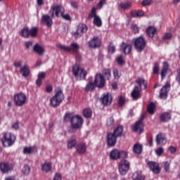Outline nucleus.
Segmentation results:
<instances>
[{
	"label": "nucleus",
	"mask_w": 180,
	"mask_h": 180,
	"mask_svg": "<svg viewBox=\"0 0 180 180\" xmlns=\"http://www.w3.org/2000/svg\"><path fill=\"white\" fill-rule=\"evenodd\" d=\"M54 95L50 98L49 105L53 108H58L65 100V96L61 87L58 86L54 89Z\"/></svg>",
	"instance_id": "nucleus-1"
},
{
	"label": "nucleus",
	"mask_w": 180,
	"mask_h": 180,
	"mask_svg": "<svg viewBox=\"0 0 180 180\" xmlns=\"http://www.w3.org/2000/svg\"><path fill=\"white\" fill-rule=\"evenodd\" d=\"M136 85L131 93V98L134 101H137L141 97V91L143 89L142 86H143V90L147 89V82L143 78H138L136 81Z\"/></svg>",
	"instance_id": "nucleus-2"
},
{
	"label": "nucleus",
	"mask_w": 180,
	"mask_h": 180,
	"mask_svg": "<svg viewBox=\"0 0 180 180\" xmlns=\"http://www.w3.org/2000/svg\"><path fill=\"white\" fill-rule=\"evenodd\" d=\"M65 9L61 6H54L51 8L50 10V13H51V17L54 18L55 16L56 18H59V14H60V17H62L63 19L67 21H71V17L69 14H64Z\"/></svg>",
	"instance_id": "nucleus-3"
},
{
	"label": "nucleus",
	"mask_w": 180,
	"mask_h": 180,
	"mask_svg": "<svg viewBox=\"0 0 180 180\" xmlns=\"http://www.w3.org/2000/svg\"><path fill=\"white\" fill-rule=\"evenodd\" d=\"M132 44L136 51L138 53H141L146 49L147 42L146 39L143 36H141L133 39Z\"/></svg>",
	"instance_id": "nucleus-4"
},
{
	"label": "nucleus",
	"mask_w": 180,
	"mask_h": 180,
	"mask_svg": "<svg viewBox=\"0 0 180 180\" xmlns=\"http://www.w3.org/2000/svg\"><path fill=\"white\" fill-rule=\"evenodd\" d=\"M15 140L16 137L12 133H5L1 139L3 146L5 148L12 146L15 143Z\"/></svg>",
	"instance_id": "nucleus-5"
},
{
	"label": "nucleus",
	"mask_w": 180,
	"mask_h": 180,
	"mask_svg": "<svg viewBox=\"0 0 180 180\" xmlns=\"http://www.w3.org/2000/svg\"><path fill=\"white\" fill-rule=\"evenodd\" d=\"M72 74L76 79L79 77L80 80H86L87 71L84 68H81L79 64H75L72 67Z\"/></svg>",
	"instance_id": "nucleus-6"
},
{
	"label": "nucleus",
	"mask_w": 180,
	"mask_h": 180,
	"mask_svg": "<svg viewBox=\"0 0 180 180\" xmlns=\"http://www.w3.org/2000/svg\"><path fill=\"white\" fill-rule=\"evenodd\" d=\"M57 48L59 49L60 50L65 51V52H68L70 53L71 51H72L75 53H77L79 49V46L78 45L77 43H72L70 44V46H68L65 45H63V44H57Z\"/></svg>",
	"instance_id": "nucleus-7"
},
{
	"label": "nucleus",
	"mask_w": 180,
	"mask_h": 180,
	"mask_svg": "<svg viewBox=\"0 0 180 180\" xmlns=\"http://www.w3.org/2000/svg\"><path fill=\"white\" fill-rule=\"evenodd\" d=\"M37 32L38 28L37 27H34L31 30L25 27L21 30V36L25 39H28L30 37L34 38L37 37Z\"/></svg>",
	"instance_id": "nucleus-8"
},
{
	"label": "nucleus",
	"mask_w": 180,
	"mask_h": 180,
	"mask_svg": "<svg viewBox=\"0 0 180 180\" xmlns=\"http://www.w3.org/2000/svg\"><path fill=\"white\" fill-rule=\"evenodd\" d=\"M84 120L81 115H74L71 120V127L72 129H80L82 128Z\"/></svg>",
	"instance_id": "nucleus-9"
},
{
	"label": "nucleus",
	"mask_w": 180,
	"mask_h": 180,
	"mask_svg": "<svg viewBox=\"0 0 180 180\" xmlns=\"http://www.w3.org/2000/svg\"><path fill=\"white\" fill-rule=\"evenodd\" d=\"M27 96L20 92L14 95V103L17 106L22 107L26 103Z\"/></svg>",
	"instance_id": "nucleus-10"
},
{
	"label": "nucleus",
	"mask_w": 180,
	"mask_h": 180,
	"mask_svg": "<svg viewBox=\"0 0 180 180\" xmlns=\"http://www.w3.org/2000/svg\"><path fill=\"white\" fill-rule=\"evenodd\" d=\"M130 168V163L127 160L122 159L119 163V172L121 175H126Z\"/></svg>",
	"instance_id": "nucleus-11"
},
{
	"label": "nucleus",
	"mask_w": 180,
	"mask_h": 180,
	"mask_svg": "<svg viewBox=\"0 0 180 180\" xmlns=\"http://www.w3.org/2000/svg\"><path fill=\"white\" fill-rule=\"evenodd\" d=\"M94 82L97 88L103 89L105 84V79L103 75H101V73H97L95 76V79Z\"/></svg>",
	"instance_id": "nucleus-12"
},
{
	"label": "nucleus",
	"mask_w": 180,
	"mask_h": 180,
	"mask_svg": "<svg viewBox=\"0 0 180 180\" xmlns=\"http://www.w3.org/2000/svg\"><path fill=\"white\" fill-rule=\"evenodd\" d=\"M87 32V26L85 24L79 23L77 26V31L73 32V36L75 39L80 38L84 33Z\"/></svg>",
	"instance_id": "nucleus-13"
},
{
	"label": "nucleus",
	"mask_w": 180,
	"mask_h": 180,
	"mask_svg": "<svg viewBox=\"0 0 180 180\" xmlns=\"http://www.w3.org/2000/svg\"><path fill=\"white\" fill-rule=\"evenodd\" d=\"M117 139L116 136L112 132H110L107 134V146L109 148L114 147L117 143Z\"/></svg>",
	"instance_id": "nucleus-14"
},
{
	"label": "nucleus",
	"mask_w": 180,
	"mask_h": 180,
	"mask_svg": "<svg viewBox=\"0 0 180 180\" xmlns=\"http://www.w3.org/2000/svg\"><path fill=\"white\" fill-rule=\"evenodd\" d=\"M148 167L155 174H158L161 172V168L160 164L154 161L148 162Z\"/></svg>",
	"instance_id": "nucleus-15"
},
{
	"label": "nucleus",
	"mask_w": 180,
	"mask_h": 180,
	"mask_svg": "<svg viewBox=\"0 0 180 180\" xmlns=\"http://www.w3.org/2000/svg\"><path fill=\"white\" fill-rule=\"evenodd\" d=\"M13 169V167L12 164L6 162H0V170L3 174H7L12 171Z\"/></svg>",
	"instance_id": "nucleus-16"
},
{
	"label": "nucleus",
	"mask_w": 180,
	"mask_h": 180,
	"mask_svg": "<svg viewBox=\"0 0 180 180\" xmlns=\"http://www.w3.org/2000/svg\"><path fill=\"white\" fill-rule=\"evenodd\" d=\"M171 85L169 82H167L166 84L162 88L160 93V98L162 99H166L168 96V92L169 91Z\"/></svg>",
	"instance_id": "nucleus-17"
},
{
	"label": "nucleus",
	"mask_w": 180,
	"mask_h": 180,
	"mask_svg": "<svg viewBox=\"0 0 180 180\" xmlns=\"http://www.w3.org/2000/svg\"><path fill=\"white\" fill-rule=\"evenodd\" d=\"M101 101L104 106H109L112 101V96L109 93L104 94Z\"/></svg>",
	"instance_id": "nucleus-18"
},
{
	"label": "nucleus",
	"mask_w": 180,
	"mask_h": 180,
	"mask_svg": "<svg viewBox=\"0 0 180 180\" xmlns=\"http://www.w3.org/2000/svg\"><path fill=\"white\" fill-rule=\"evenodd\" d=\"M120 50L124 55H129L131 53L132 45L123 41L120 45Z\"/></svg>",
	"instance_id": "nucleus-19"
},
{
	"label": "nucleus",
	"mask_w": 180,
	"mask_h": 180,
	"mask_svg": "<svg viewBox=\"0 0 180 180\" xmlns=\"http://www.w3.org/2000/svg\"><path fill=\"white\" fill-rule=\"evenodd\" d=\"M75 149H76V153L78 155H82L85 154V153L86 152V149H87L86 143L81 142L79 143H77Z\"/></svg>",
	"instance_id": "nucleus-20"
},
{
	"label": "nucleus",
	"mask_w": 180,
	"mask_h": 180,
	"mask_svg": "<svg viewBox=\"0 0 180 180\" xmlns=\"http://www.w3.org/2000/svg\"><path fill=\"white\" fill-rule=\"evenodd\" d=\"M101 45V40L98 37H94L89 41V46L91 49H97L99 48Z\"/></svg>",
	"instance_id": "nucleus-21"
},
{
	"label": "nucleus",
	"mask_w": 180,
	"mask_h": 180,
	"mask_svg": "<svg viewBox=\"0 0 180 180\" xmlns=\"http://www.w3.org/2000/svg\"><path fill=\"white\" fill-rule=\"evenodd\" d=\"M132 130L134 132H138L140 131V134L143 132V118L139 120L135 124L132 126Z\"/></svg>",
	"instance_id": "nucleus-22"
},
{
	"label": "nucleus",
	"mask_w": 180,
	"mask_h": 180,
	"mask_svg": "<svg viewBox=\"0 0 180 180\" xmlns=\"http://www.w3.org/2000/svg\"><path fill=\"white\" fill-rule=\"evenodd\" d=\"M41 22L44 25H46L47 27H51L53 25L52 18L48 15H43Z\"/></svg>",
	"instance_id": "nucleus-23"
},
{
	"label": "nucleus",
	"mask_w": 180,
	"mask_h": 180,
	"mask_svg": "<svg viewBox=\"0 0 180 180\" xmlns=\"http://www.w3.org/2000/svg\"><path fill=\"white\" fill-rule=\"evenodd\" d=\"M172 120V114L169 112H164L160 115V120L162 123H167Z\"/></svg>",
	"instance_id": "nucleus-24"
},
{
	"label": "nucleus",
	"mask_w": 180,
	"mask_h": 180,
	"mask_svg": "<svg viewBox=\"0 0 180 180\" xmlns=\"http://www.w3.org/2000/svg\"><path fill=\"white\" fill-rule=\"evenodd\" d=\"M110 159L114 161L118 160L120 159V150L114 148L110 151Z\"/></svg>",
	"instance_id": "nucleus-25"
},
{
	"label": "nucleus",
	"mask_w": 180,
	"mask_h": 180,
	"mask_svg": "<svg viewBox=\"0 0 180 180\" xmlns=\"http://www.w3.org/2000/svg\"><path fill=\"white\" fill-rule=\"evenodd\" d=\"M156 143L157 145H165L167 143V138L164 134L160 133L156 136Z\"/></svg>",
	"instance_id": "nucleus-26"
},
{
	"label": "nucleus",
	"mask_w": 180,
	"mask_h": 180,
	"mask_svg": "<svg viewBox=\"0 0 180 180\" xmlns=\"http://www.w3.org/2000/svg\"><path fill=\"white\" fill-rule=\"evenodd\" d=\"M116 137L120 138L122 137L124 133V127L122 125H118L115 129L114 131L112 132Z\"/></svg>",
	"instance_id": "nucleus-27"
},
{
	"label": "nucleus",
	"mask_w": 180,
	"mask_h": 180,
	"mask_svg": "<svg viewBox=\"0 0 180 180\" xmlns=\"http://www.w3.org/2000/svg\"><path fill=\"white\" fill-rule=\"evenodd\" d=\"M143 152V146L140 143H136L133 147V153L136 155H140Z\"/></svg>",
	"instance_id": "nucleus-28"
},
{
	"label": "nucleus",
	"mask_w": 180,
	"mask_h": 180,
	"mask_svg": "<svg viewBox=\"0 0 180 180\" xmlns=\"http://www.w3.org/2000/svg\"><path fill=\"white\" fill-rule=\"evenodd\" d=\"M169 65L167 62H165L163 63V67L162 68L161 73H160L162 80H163L166 77L167 73L169 70Z\"/></svg>",
	"instance_id": "nucleus-29"
},
{
	"label": "nucleus",
	"mask_w": 180,
	"mask_h": 180,
	"mask_svg": "<svg viewBox=\"0 0 180 180\" xmlns=\"http://www.w3.org/2000/svg\"><path fill=\"white\" fill-rule=\"evenodd\" d=\"M77 145V139L75 138H71L68 141L67 148L68 149L71 150L74 148H76Z\"/></svg>",
	"instance_id": "nucleus-30"
},
{
	"label": "nucleus",
	"mask_w": 180,
	"mask_h": 180,
	"mask_svg": "<svg viewBox=\"0 0 180 180\" xmlns=\"http://www.w3.org/2000/svg\"><path fill=\"white\" fill-rule=\"evenodd\" d=\"M20 74H22L23 77H27L30 74V70L29 67L27 65H25L20 68Z\"/></svg>",
	"instance_id": "nucleus-31"
},
{
	"label": "nucleus",
	"mask_w": 180,
	"mask_h": 180,
	"mask_svg": "<svg viewBox=\"0 0 180 180\" xmlns=\"http://www.w3.org/2000/svg\"><path fill=\"white\" fill-rule=\"evenodd\" d=\"M97 86H96L95 83L93 82L92 81H90L87 83L86 87H85V91L86 92H93L94 91L95 89Z\"/></svg>",
	"instance_id": "nucleus-32"
},
{
	"label": "nucleus",
	"mask_w": 180,
	"mask_h": 180,
	"mask_svg": "<svg viewBox=\"0 0 180 180\" xmlns=\"http://www.w3.org/2000/svg\"><path fill=\"white\" fill-rule=\"evenodd\" d=\"M46 78V72H41L38 75L37 79L36 80V84L37 86L40 87L41 85L42 80Z\"/></svg>",
	"instance_id": "nucleus-33"
},
{
	"label": "nucleus",
	"mask_w": 180,
	"mask_h": 180,
	"mask_svg": "<svg viewBox=\"0 0 180 180\" xmlns=\"http://www.w3.org/2000/svg\"><path fill=\"white\" fill-rule=\"evenodd\" d=\"M133 180H145V176L142 174L141 171H136L133 174Z\"/></svg>",
	"instance_id": "nucleus-34"
},
{
	"label": "nucleus",
	"mask_w": 180,
	"mask_h": 180,
	"mask_svg": "<svg viewBox=\"0 0 180 180\" xmlns=\"http://www.w3.org/2000/svg\"><path fill=\"white\" fill-rule=\"evenodd\" d=\"M156 32V28L153 26H149L146 30V34L148 35L150 38H153Z\"/></svg>",
	"instance_id": "nucleus-35"
},
{
	"label": "nucleus",
	"mask_w": 180,
	"mask_h": 180,
	"mask_svg": "<svg viewBox=\"0 0 180 180\" xmlns=\"http://www.w3.org/2000/svg\"><path fill=\"white\" fill-rule=\"evenodd\" d=\"M34 151L37 152V148L35 146L30 147H24L23 153L31 155Z\"/></svg>",
	"instance_id": "nucleus-36"
},
{
	"label": "nucleus",
	"mask_w": 180,
	"mask_h": 180,
	"mask_svg": "<svg viewBox=\"0 0 180 180\" xmlns=\"http://www.w3.org/2000/svg\"><path fill=\"white\" fill-rule=\"evenodd\" d=\"M156 108V105L154 102H150L149 105H148L147 107V112L151 115H153L155 114V110Z\"/></svg>",
	"instance_id": "nucleus-37"
},
{
	"label": "nucleus",
	"mask_w": 180,
	"mask_h": 180,
	"mask_svg": "<svg viewBox=\"0 0 180 180\" xmlns=\"http://www.w3.org/2000/svg\"><path fill=\"white\" fill-rule=\"evenodd\" d=\"M34 51L37 53L39 56H42L44 52V49L41 46L36 44L34 46Z\"/></svg>",
	"instance_id": "nucleus-38"
},
{
	"label": "nucleus",
	"mask_w": 180,
	"mask_h": 180,
	"mask_svg": "<svg viewBox=\"0 0 180 180\" xmlns=\"http://www.w3.org/2000/svg\"><path fill=\"white\" fill-rule=\"evenodd\" d=\"M83 113V116L86 118V119H90L91 118L92 116V111L91 109L89 108H86L84 109H83L82 111Z\"/></svg>",
	"instance_id": "nucleus-39"
},
{
	"label": "nucleus",
	"mask_w": 180,
	"mask_h": 180,
	"mask_svg": "<svg viewBox=\"0 0 180 180\" xmlns=\"http://www.w3.org/2000/svg\"><path fill=\"white\" fill-rule=\"evenodd\" d=\"M132 18H141L144 15V12L142 10L133 11L131 13Z\"/></svg>",
	"instance_id": "nucleus-40"
},
{
	"label": "nucleus",
	"mask_w": 180,
	"mask_h": 180,
	"mask_svg": "<svg viewBox=\"0 0 180 180\" xmlns=\"http://www.w3.org/2000/svg\"><path fill=\"white\" fill-rule=\"evenodd\" d=\"M41 169L44 172H49L51 169V162H45L41 165Z\"/></svg>",
	"instance_id": "nucleus-41"
},
{
	"label": "nucleus",
	"mask_w": 180,
	"mask_h": 180,
	"mask_svg": "<svg viewBox=\"0 0 180 180\" xmlns=\"http://www.w3.org/2000/svg\"><path fill=\"white\" fill-rule=\"evenodd\" d=\"M159 72H160V63L158 62H155L153 63V74L154 75H158Z\"/></svg>",
	"instance_id": "nucleus-42"
},
{
	"label": "nucleus",
	"mask_w": 180,
	"mask_h": 180,
	"mask_svg": "<svg viewBox=\"0 0 180 180\" xmlns=\"http://www.w3.org/2000/svg\"><path fill=\"white\" fill-rule=\"evenodd\" d=\"M103 75L105 77L107 80H110L111 78V70L110 69L104 68L102 71Z\"/></svg>",
	"instance_id": "nucleus-43"
},
{
	"label": "nucleus",
	"mask_w": 180,
	"mask_h": 180,
	"mask_svg": "<svg viewBox=\"0 0 180 180\" xmlns=\"http://www.w3.org/2000/svg\"><path fill=\"white\" fill-rule=\"evenodd\" d=\"M113 77H115V79H120V78L122 77L121 72L118 70L117 68H114L112 71Z\"/></svg>",
	"instance_id": "nucleus-44"
},
{
	"label": "nucleus",
	"mask_w": 180,
	"mask_h": 180,
	"mask_svg": "<svg viewBox=\"0 0 180 180\" xmlns=\"http://www.w3.org/2000/svg\"><path fill=\"white\" fill-rule=\"evenodd\" d=\"M120 7L123 10H128L131 7V4L130 2L121 3Z\"/></svg>",
	"instance_id": "nucleus-45"
},
{
	"label": "nucleus",
	"mask_w": 180,
	"mask_h": 180,
	"mask_svg": "<svg viewBox=\"0 0 180 180\" xmlns=\"http://www.w3.org/2000/svg\"><path fill=\"white\" fill-rule=\"evenodd\" d=\"M94 25L98 27H101L102 26V20L98 16H95L94 20Z\"/></svg>",
	"instance_id": "nucleus-46"
},
{
	"label": "nucleus",
	"mask_w": 180,
	"mask_h": 180,
	"mask_svg": "<svg viewBox=\"0 0 180 180\" xmlns=\"http://www.w3.org/2000/svg\"><path fill=\"white\" fill-rule=\"evenodd\" d=\"M74 117V115H72L70 112H66L65 115L64 116V122H68L72 121V118Z\"/></svg>",
	"instance_id": "nucleus-47"
},
{
	"label": "nucleus",
	"mask_w": 180,
	"mask_h": 180,
	"mask_svg": "<svg viewBox=\"0 0 180 180\" xmlns=\"http://www.w3.org/2000/svg\"><path fill=\"white\" fill-rule=\"evenodd\" d=\"M164 170L166 173L169 172L170 171V163L168 161L163 162Z\"/></svg>",
	"instance_id": "nucleus-48"
},
{
	"label": "nucleus",
	"mask_w": 180,
	"mask_h": 180,
	"mask_svg": "<svg viewBox=\"0 0 180 180\" xmlns=\"http://www.w3.org/2000/svg\"><path fill=\"white\" fill-rule=\"evenodd\" d=\"M126 103V100L124 96H120L119 97V100H118V105L120 107H123V105L125 104Z\"/></svg>",
	"instance_id": "nucleus-49"
},
{
	"label": "nucleus",
	"mask_w": 180,
	"mask_h": 180,
	"mask_svg": "<svg viewBox=\"0 0 180 180\" xmlns=\"http://www.w3.org/2000/svg\"><path fill=\"white\" fill-rule=\"evenodd\" d=\"M30 172V167L28 165H25L22 168V173L25 175H28Z\"/></svg>",
	"instance_id": "nucleus-50"
},
{
	"label": "nucleus",
	"mask_w": 180,
	"mask_h": 180,
	"mask_svg": "<svg viewBox=\"0 0 180 180\" xmlns=\"http://www.w3.org/2000/svg\"><path fill=\"white\" fill-rule=\"evenodd\" d=\"M164 151H165L164 148L160 147L155 149V154L160 157L164 153Z\"/></svg>",
	"instance_id": "nucleus-51"
},
{
	"label": "nucleus",
	"mask_w": 180,
	"mask_h": 180,
	"mask_svg": "<svg viewBox=\"0 0 180 180\" xmlns=\"http://www.w3.org/2000/svg\"><path fill=\"white\" fill-rule=\"evenodd\" d=\"M115 120L112 117H110L109 119L107 120V125L108 127H111L114 125Z\"/></svg>",
	"instance_id": "nucleus-52"
},
{
	"label": "nucleus",
	"mask_w": 180,
	"mask_h": 180,
	"mask_svg": "<svg viewBox=\"0 0 180 180\" xmlns=\"http://www.w3.org/2000/svg\"><path fill=\"white\" fill-rule=\"evenodd\" d=\"M107 0H100L99 3L97 4V9L101 10L103 8V6L105 4Z\"/></svg>",
	"instance_id": "nucleus-53"
},
{
	"label": "nucleus",
	"mask_w": 180,
	"mask_h": 180,
	"mask_svg": "<svg viewBox=\"0 0 180 180\" xmlns=\"http://www.w3.org/2000/svg\"><path fill=\"white\" fill-rule=\"evenodd\" d=\"M109 53H111L113 54L115 52V46L112 45V43L110 44V45L108 47Z\"/></svg>",
	"instance_id": "nucleus-54"
},
{
	"label": "nucleus",
	"mask_w": 180,
	"mask_h": 180,
	"mask_svg": "<svg viewBox=\"0 0 180 180\" xmlns=\"http://www.w3.org/2000/svg\"><path fill=\"white\" fill-rule=\"evenodd\" d=\"M131 30L133 31V32L136 34H138L139 32V27L137 26V25H132L131 26Z\"/></svg>",
	"instance_id": "nucleus-55"
},
{
	"label": "nucleus",
	"mask_w": 180,
	"mask_h": 180,
	"mask_svg": "<svg viewBox=\"0 0 180 180\" xmlns=\"http://www.w3.org/2000/svg\"><path fill=\"white\" fill-rule=\"evenodd\" d=\"M120 158L126 159L128 157V153L126 151L120 150Z\"/></svg>",
	"instance_id": "nucleus-56"
},
{
	"label": "nucleus",
	"mask_w": 180,
	"mask_h": 180,
	"mask_svg": "<svg viewBox=\"0 0 180 180\" xmlns=\"http://www.w3.org/2000/svg\"><path fill=\"white\" fill-rule=\"evenodd\" d=\"M151 3H152L151 0H143L141 5L144 7L149 6L151 5Z\"/></svg>",
	"instance_id": "nucleus-57"
},
{
	"label": "nucleus",
	"mask_w": 180,
	"mask_h": 180,
	"mask_svg": "<svg viewBox=\"0 0 180 180\" xmlns=\"http://www.w3.org/2000/svg\"><path fill=\"white\" fill-rule=\"evenodd\" d=\"M172 34L170 32H167L165 34V36L163 37V40H169L172 39Z\"/></svg>",
	"instance_id": "nucleus-58"
},
{
	"label": "nucleus",
	"mask_w": 180,
	"mask_h": 180,
	"mask_svg": "<svg viewBox=\"0 0 180 180\" xmlns=\"http://www.w3.org/2000/svg\"><path fill=\"white\" fill-rule=\"evenodd\" d=\"M117 62L119 65H123L124 63V60L122 56H120L117 58Z\"/></svg>",
	"instance_id": "nucleus-59"
},
{
	"label": "nucleus",
	"mask_w": 180,
	"mask_h": 180,
	"mask_svg": "<svg viewBox=\"0 0 180 180\" xmlns=\"http://www.w3.org/2000/svg\"><path fill=\"white\" fill-rule=\"evenodd\" d=\"M46 91L48 94H51L53 91V86L50 84L47 85L46 87Z\"/></svg>",
	"instance_id": "nucleus-60"
},
{
	"label": "nucleus",
	"mask_w": 180,
	"mask_h": 180,
	"mask_svg": "<svg viewBox=\"0 0 180 180\" xmlns=\"http://www.w3.org/2000/svg\"><path fill=\"white\" fill-rule=\"evenodd\" d=\"M176 81L180 84V68L176 71Z\"/></svg>",
	"instance_id": "nucleus-61"
},
{
	"label": "nucleus",
	"mask_w": 180,
	"mask_h": 180,
	"mask_svg": "<svg viewBox=\"0 0 180 180\" xmlns=\"http://www.w3.org/2000/svg\"><path fill=\"white\" fill-rule=\"evenodd\" d=\"M169 150L170 151L171 154H174L176 152V148L171 146L169 147Z\"/></svg>",
	"instance_id": "nucleus-62"
},
{
	"label": "nucleus",
	"mask_w": 180,
	"mask_h": 180,
	"mask_svg": "<svg viewBox=\"0 0 180 180\" xmlns=\"http://www.w3.org/2000/svg\"><path fill=\"white\" fill-rule=\"evenodd\" d=\"M13 65L16 68H21L22 62L21 61H15Z\"/></svg>",
	"instance_id": "nucleus-63"
},
{
	"label": "nucleus",
	"mask_w": 180,
	"mask_h": 180,
	"mask_svg": "<svg viewBox=\"0 0 180 180\" xmlns=\"http://www.w3.org/2000/svg\"><path fill=\"white\" fill-rule=\"evenodd\" d=\"M53 180H62L61 175L58 173H56L55 177L53 178Z\"/></svg>",
	"instance_id": "nucleus-64"
}]
</instances>
